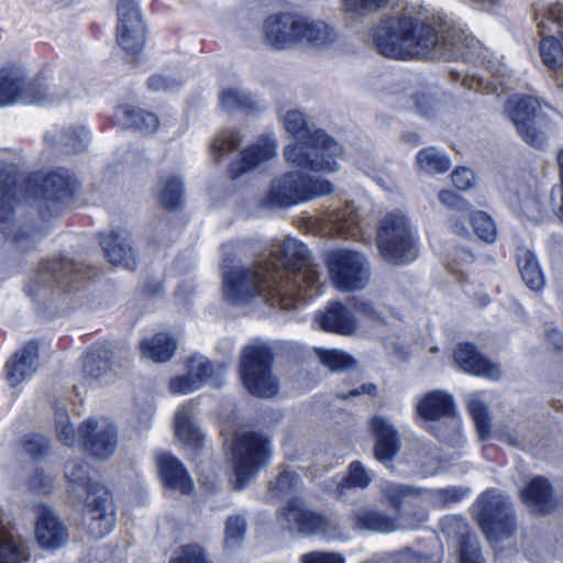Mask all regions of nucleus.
I'll return each mask as SVG.
<instances>
[{
  "mask_svg": "<svg viewBox=\"0 0 563 563\" xmlns=\"http://www.w3.org/2000/svg\"><path fill=\"white\" fill-rule=\"evenodd\" d=\"M332 191V184L324 178L309 176L300 170L287 172L272 180L267 194L262 199V205L267 208H287L316 197L330 195Z\"/></svg>",
  "mask_w": 563,
  "mask_h": 563,
  "instance_id": "obj_8",
  "label": "nucleus"
},
{
  "mask_svg": "<svg viewBox=\"0 0 563 563\" xmlns=\"http://www.w3.org/2000/svg\"><path fill=\"white\" fill-rule=\"evenodd\" d=\"M242 137L239 131L231 129L219 133L211 143V152L214 159L220 161L228 153L240 146Z\"/></svg>",
  "mask_w": 563,
  "mask_h": 563,
  "instance_id": "obj_49",
  "label": "nucleus"
},
{
  "mask_svg": "<svg viewBox=\"0 0 563 563\" xmlns=\"http://www.w3.org/2000/svg\"><path fill=\"white\" fill-rule=\"evenodd\" d=\"M194 404L181 406L175 415V433L178 440L190 449L202 445L203 434L194 422Z\"/></svg>",
  "mask_w": 563,
  "mask_h": 563,
  "instance_id": "obj_33",
  "label": "nucleus"
},
{
  "mask_svg": "<svg viewBox=\"0 0 563 563\" xmlns=\"http://www.w3.org/2000/svg\"><path fill=\"white\" fill-rule=\"evenodd\" d=\"M76 189L77 183L68 170L48 174L42 183L41 217L45 220L58 214L73 200Z\"/></svg>",
  "mask_w": 563,
  "mask_h": 563,
  "instance_id": "obj_16",
  "label": "nucleus"
},
{
  "mask_svg": "<svg viewBox=\"0 0 563 563\" xmlns=\"http://www.w3.org/2000/svg\"><path fill=\"white\" fill-rule=\"evenodd\" d=\"M441 530L445 537L460 539V563H484L475 536L468 531L462 516H446L441 520Z\"/></svg>",
  "mask_w": 563,
  "mask_h": 563,
  "instance_id": "obj_23",
  "label": "nucleus"
},
{
  "mask_svg": "<svg viewBox=\"0 0 563 563\" xmlns=\"http://www.w3.org/2000/svg\"><path fill=\"white\" fill-rule=\"evenodd\" d=\"M505 111L526 143L536 148L544 147L548 113L553 111L549 103L532 96H515L506 102Z\"/></svg>",
  "mask_w": 563,
  "mask_h": 563,
  "instance_id": "obj_9",
  "label": "nucleus"
},
{
  "mask_svg": "<svg viewBox=\"0 0 563 563\" xmlns=\"http://www.w3.org/2000/svg\"><path fill=\"white\" fill-rule=\"evenodd\" d=\"M273 357L264 344L246 346L241 356L240 374L244 387L256 397H272L279 390V382L272 371Z\"/></svg>",
  "mask_w": 563,
  "mask_h": 563,
  "instance_id": "obj_11",
  "label": "nucleus"
},
{
  "mask_svg": "<svg viewBox=\"0 0 563 563\" xmlns=\"http://www.w3.org/2000/svg\"><path fill=\"white\" fill-rule=\"evenodd\" d=\"M320 328L342 335H351L357 328V320L352 311L341 302L330 303L324 312L316 317Z\"/></svg>",
  "mask_w": 563,
  "mask_h": 563,
  "instance_id": "obj_30",
  "label": "nucleus"
},
{
  "mask_svg": "<svg viewBox=\"0 0 563 563\" xmlns=\"http://www.w3.org/2000/svg\"><path fill=\"white\" fill-rule=\"evenodd\" d=\"M156 464L163 484L183 494H189L194 487L181 462L174 455L159 452L156 454Z\"/></svg>",
  "mask_w": 563,
  "mask_h": 563,
  "instance_id": "obj_29",
  "label": "nucleus"
},
{
  "mask_svg": "<svg viewBox=\"0 0 563 563\" xmlns=\"http://www.w3.org/2000/svg\"><path fill=\"white\" fill-rule=\"evenodd\" d=\"M199 387V379L194 378L188 371L187 375L175 377L169 382V389L173 394H188Z\"/></svg>",
  "mask_w": 563,
  "mask_h": 563,
  "instance_id": "obj_64",
  "label": "nucleus"
},
{
  "mask_svg": "<svg viewBox=\"0 0 563 563\" xmlns=\"http://www.w3.org/2000/svg\"><path fill=\"white\" fill-rule=\"evenodd\" d=\"M478 525L490 543L510 538L516 530V519L508 496L497 489L482 494L473 506Z\"/></svg>",
  "mask_w": 563,
  "mask_h": 563,
  "instance_id": "obj_10",
  "label": "nucleus"
},
{
  "mask_svg": "<svg viewBox=\"0 0 563 563\" xmlns=\"http://www.w3.org/2000/svg\"><path fill=\"white\" fill-rule=\"evenodd\" d=\"M79 434L85 450L96 459H107L117 450L118 431L107 420H85L79 427Z\"/></svg>",
  "mask_w": 563,
  "mask_h": 563,
  "instance_id": "obj_19",
  "label": "nucleus"
},
{
  "mask_svg": "<svg viewBox=\"0 0 563 563\" xmlns=\"http://www.w3.org/2000/svg\"><path fill=\"white\" fill-rule=\"evenodd\" d=\"M379 489L383 499L395 508L398 515L404 510L405 503H409L423 492L419 487L391 482L382 483Z\"/></svg>",
  "mask_w": 563,
  "mask_h": 563,
  "instance_id": "obj_40",
  "label": "nucleus"
},
{
  "mask_svg": "<svg viewBox=\"0 0 563 563\" xmlns=\"http://www.w3.org/2000/svg\"><path fill=\"white\" fill-rule=\"evenodd\" d=\"M471 223L477 238L486 243H493L497 238V228L494 220L484 211H476Z\"/></svg>",
  "mask_w": 563,
  "mask_h": 563,
  "instance_id": "obj_53",
  "label": "nucleus"
},
{
  "mask_svg": "<svg viewBox=\"0 0 563 563\" xmlns=\"http://www.w3.org/2000/svg\"><path fill=\"white\" fill-rule=\"evenodd\" d=\"M284 124L287 132L297 140L284 150L285 159L289 164L313 172L339 170L343 147L323 130L311 132L302 112L288 111L285 114Z\"/></svg>",
  "mask_w": 563,
  "mask_h": 563,
  "instance_id": "obj_3",
  "label": "nucleus"
},
{
  "mask_svg": "<svg viewBox=\"0 0 563 563\" xmlns=\"http://www.w3.org/2000/svg\"><path fill=\"white\" fill-rule=\"evenodd\" d=\"M298 43L307 42L316 47L325 46L336 38L333 27L322 21H313L297 15Z\"/></svg>",
  "mask_w": 563,
  "mask_h": 563,
  "instance_id": "obj_34",
  "label": "nucleus"
},
{
  "mask_svg": "<svg viewBox=\"0 0 563 563\" xmlns=\"http://www.w3.org/2000/svg\"><path fill=\"white\" fill-rule=\"evenodd\" d=\"M276 155V142L271 136H263L240 153V159L229 166L232 178L242 176Z\"/></svg>",
  "mask_w": 563,
  "mask_h": 563,
  "instance_id": "obj_26",
  "label": "nucleus"
},
{
  "mask_svg": "<svg viewBox=\"0 0 563 563\" xmlns=\"http://www.w3.org/2000/svg\"><path fill=\"white\" fill-rule=\"evenodd\" d=\"M47 86L40 79L26 80L21 67L10 66L0 69V107L16 102L24 104L53 101L54 95L47 93Z\"/></svg>",
  "mask_w": 563,
  "mask_h": 563,
  "instance_id": "obj_14",
  "label": "nucleus"
},
{
  "mask_svg": "<svg viewBox=\"0 0 563 563\" xmlns=\"http://www.w3.org/2000/svg\"><path fill=\"white\" fill-rule=\"evenodd\" d=\"M517 212L521 216L528 218L530 221H539L542 212V205L539 200L538 195L529 198L528 200H522L521 203L514 207Z\"/></svg>",
  "mask_w": 563,
  "mask_h": 563,
  "instance_id": "obj_63",
  "label": "nucleus"
},
{
  "mask_svg": "<svg viewBox=\"0 0 563 563\" xmlns=\"http://www.w3.org/2000/svg\"><path fill=\"white\" fill-rule=\"evenodd\" d=\"M82 369L86 376L92 379L106 376L112 369L111 353L104 347L89 351Z\"/></svg>",
  "mask_w": 563,
  "mask_h": 563,
  "instance_id": "obj_42",
  "label": "nucleus"
},
{
  "mask_svg": "<svg viewBox=\"0 0 563 563\" xmlns=\"http://www.w3.org/2000/svg\"><path fill=\"white\" fill-rule=\"evenodd\" d=\"M316 352L320 362L332 372L349 369L355 365V361L342 351L316 350Z\"/></svg>",
  "mask_w": 563,
  "mask_h": 563,
  "instance_id": "obj_51",
  "label": "nucleus"
},
{
  "mask_svg": "<svg viewBox=\"0 0 563 563\" xmlns=\"http://www.w3.org/2000/svg\"><path fill=\"white\" fill-rule=\"evenodd\" d=\"M509 190L514 194L511 203L514 207L521 203L522 200H528L538 195L537 181L534 177L528 176L512 181L509 186Z\"/></svg>",
  "mask_w": 563,
  "mask_h": 563,
  "instance_id": "obj_57",
  "label": "nucleus"
},
{
  "mask_svg": "<svg viewBox=\"0 0 563 563\" xmlns=\"http://www.w3.org/2000/svg\"><path fill=\"white\" fill-rule=\"evenodd\" d=\"M521 499L536 514H548L555 505L552 487L547 478L538 476L521 490Z\"/></svg>",
  "mask_w": 563,
  "mask_h": 563,
  "instance_id": "obj_31",
  "label": "nucleus"
},
{
  "mask_svg": "<svg viewBox=\"0 0 563 563\" xmlns=\"http://www.w3.org/2000/svg\"><path fill=\"white\" fill-rule=\"evenodd\" d=\"M398 519L399 530L418 529L428 519V512L419 498H415L400 511Z\"/></svg>",
  "mask_w": 563,
  "mask_h": 563,
  "instance_id": "obj_45",
  "label": "nucleus"
},
{
  "mask_svg": "<svg viewBox=\"0 0 563 563\" xmlns=\"http://www.w3.org/2000/svg\"><path fill=\"white\" fill-rule=\"evenodd\" d=\"M393 558L396 563H438L432 555L413 551L410 548L396 551Z\"/></svg>",
  "mask_w": 563,
  "mask_h": 563,
  "instance_id": "obj_62",
  "label": "nucleus"
},
{
  "mask_svg": "<svg viewBox=\"0 0 563 563\" xmlns=\"http://www.w3.org/2000/svg\"><path fill=\"white\" fill-rule=\"evenodd\" d=\"M187 371L194 377L199 379V386L210 383L213 386L221 385V376L225 373L224 364H218L217 368L202 355H192L187 361Z\"/></svg>",
  "mask_w": 563,
  "mask_h": 563,
  "instance_id": "obj_38",
  "label": "nucleus"
},
{
  "mask_svg": "<svg viewBox=\"0 0 563 563\" xmlns=\"http://www.w3.org/2000/svg\"><path fill=\"white\" fill-rule=\"evenodd\" d=\"M183 84L181 78L168 74H154L147 79V88L153 92H174Z\"/></svg>",
  "mask_w": 563,
  "mask_h": 563,
  "instance_id": "obj_59",
  "label": "nucleus"
},
{
  "mask_svg": "<svg viewBox=\"0 0 563 563\" xmlns=\"http://www.w3.org/2000/svg\"><path fill=\"white\" fill-rule=\"evenodd\" d=\"M517 258L523 283L533 291L541 290L545 280L536 255L527 249H520Z\"/></svg>",
  "mask_w": 563,
  "mask_h": 563,
  "instance_id": "obj_39",
  "label": "nucleus"
},
{
  "mask_svg": "<svg viewBox=\"0 0 563 563\" xmlns=\"http://www.w3.org/2000/svg\"><path fill=\"white\" fill-rule=\"evenodd\" d=\"M14 196L9 190L0 192V246L11 243L21 251L33 247L37 228L30 227L15 217Z\"/></svg>",
  "mask_w": 563,
  "mask_h": 563,
  "instance_id": "obj_15",
  "label": "nucleus"
},
{
  "mask_svg": "<svg viewBox=\"0 0 563 563\" xmlns=\"http://www.w3.org/2000/svg\"><path fill=\"white\" fill-rule=\"evenodd\" d=\"M90 268L69 258L43 261L30 276L25 291L34 300H45L57 288L74 290L80 279L91 278Z\"/></svg>",
  "mask_w": 563,
  "mask_h": 563,
  "instance_id": "obj_6",
  "label": "nucleus"
},
{
  "mask_svg": "<svg viewBox=\"0 0 563 563\" xmlns=\"http://www.w3.org/2000/svg\"><path fill=\"white\" fill-rule=\"evenodd\" d=\"M371 481L372 477L363 464L358 461L352 462L346 476L342 478L336 488L338 498H343L345 489L367 487Z\"/></svg>",
  "mask_w": 563,
  "mask_h": 563,
  "instance_id": "obj_46",
  "label": "nucleus"
},
{
  "mask_svg": "<svg viewBox=\"0 0 563 563\" xmlns=\"http://www.w3.org/2000/svg\"><path fill=\"white\" fill-rule=\"evenodd\" d=\"M424 428L441 441L455 446L461 442V419L454 398L442 389L427 393L416 405Z\"/></svg>",
  "mask_w": 563,
  "mask_h": 563,
  "instance_id": "obj_7",
  "label": "nucleus"
},
{
  "mask_svg": "<svg viewBox=\"0 0 563 563\" xmlns=\"http://www.w3.org/2000/svg\"><path fill=\"white\" fill-rule=\"evenodd\" d=\"M371 429L375 437V459L384 464L391 463L400 448L398 431L387 418L382 416L373 417Z\"/></svg>",
  "mask_w": 563,
  "mask_h": 563,
  "instance_id": "obj_25",
  "label": "nucleus"
},
{
  "mask_svg": "<svg viewBox=\"0 0 563 563\" xmlns=\"http://www.w3.org/2000/svg\"><path fill=\"white\" fill-rule=\"evenodd\" d=\"M223 258V298L232 305H243L261 297L272 307L295 308L321 294V272L309 250L296 239L273 241L269 255L252 266L231 267Z\"/></svg>",
  "mask_w": 563,
  "mask_h": 563,
  "instance_id": "obj_1",
  "label": "nucleus"
},
{
  "mask_svg": "<svg viewBox=\"0 0 563 563\" xmlns=\"http://www.w3.org/2000/svg\"><path fill=\"white\" fill-rule=\"evenodd\" d=\"M177 345V341L170 334L159 332L141 342V352L152 362L165 363L172 358Z\"/></svg>",
  "mask_w": 563,
  "mask_h": 563,
  "instance_id": "obj_36",
  "label": "nucleus"
},
{
  "mask_svg": "<svg viewBox=\"0 0 563 563\" xmlns=\"http://www.w3.org/2000/svg\"><path fill=\"white\" fill-rule=\"evenodd\" d=\"M267 441L256 433L236 434L232 444L235 489H243L268 459Z\"/></svg>",
  "mask_w": 563,
  "mask_h": 563,
  "instance_id": "obj_13",
  "label": "nucleus"
},
{
  "mask_svg": "<svg viewBox=\"0 0 563 563\" xmlns=\"http://www.w3.org/2000/svg\"><path fill=\"white\" fill-rule=\"evenodd\" d=\"M115 119L122 126L134 128L144 133H153L159 125L156 114L126 104L117 108Z\"/></svg>",
  "mask_w": 563,
  "mask_h": 563,
  "instance_id": "obj_35",
  "label": "nucleus"
},
{
  "mask_svg": "<svg viewBox=\"0 0 563 563\" xmlns=\"http://www.w3.org/2000/svg\"><path fill=\"white\" fill-rule=\"evenodd\" d=\"M468 413L482 441L490 438V413L484 393H472L466 397Z\"/></svg>",
  "mask_w": 563,
  "mask_h": 563,
  "instance_id": "obj_37",
  "label": "nucleus"
},
{
  "mask_svg": "<svg viewBox=\"0 0 563 563\" xmlns=\"http://www.w3.org/2000/svg\"><path fill=\"white\" fill-rule=\"evenodd\" d=\"M299 485L300 481L295 472L284 470L272 485L271 492L274 497L283 498L289 496Z\"/></svg>",
  "mask_w": 563,
  "mask_h": 563,
  "instance_id": "obj_58",
  "label": "nucleus"
},
{
  "mask_svg": "<svg viewBox=\"0 0 563 563\" xmlns=\"http://www.w3.org/2000/svg\"><path fill=\"white\" fill-rule=\"evenodd\" d=\"M283 516L288 530L307 536L321 534L325 538H333L336 534V523L309 509L300 498L291 499Z\"/></svg>",
  "mask_w": 563,
  "mask_h": 563,
  "instance_id": "obj_17",
  "label": "nucleus"
},
{
  "mask_svg": "<svg viewBox=\"0 0 563 563\" xmlns=\"http://www.w3.org/2000/svg\"><path fill=\"white\" fill-rule=\"evenodd\" d=\"M169 563H210L205 550L198 544L183 545Z\"/></svg>",
  "mask_w": 563,
  "mask_h": 563,
  "instance_id": "obj_60",
  "label": "nucleus"
},
{
  "mask_svg": "<svg viewBox=\"0 0 563 563\" xmlns=\"http://www.w3.org/2000/svg\"><path fill=\"white\" fill-rule=\"evenodd\" d=\"M376 241L380 256L389 264L406 265L418 256L416 234L401 210L390 211L382 218Z\"/></svg>",
  "mask_w": 563,
  "mask_h": 563,
  "instance_id": "obj_5",
  "label": "nucleus"
},
{
  "mask_svg": "<svg viewBox=\"0 0 563 563\" xmlns=\"http://www.w3.org/2000/svg\"><path fill=\"white\" fill-rule=\"evenodd\" d=\"M185 197L183 181L177 176H167L161 181L159 202L166 209H177Z\"/></svg>",
  "mask_w": 563,
  "mask_h": 563,
  "instance_id": "obj_43",
  "label": "nucleus"
},
{
  "mask_svg": "<svg viewBox=\"0 0 563 563\" xmlns=\"http://www.w3.org/2000/svg\"><path fill=\"white\" fill-rule=\"evenodd\" d=\"M68 529L59 516L46 506H40L36 514L35 538L41 548L55 551L68 540Z\"/></svg>",
  "mask_w": 563,
  "mask_h": 563,
  "instance_id": "obj_22",
  "label": "nucleus"
},
{
  "mask_svg": "<svg viewBox=\"0 0 563 563\" xmlns=\"http://www.w3.org/2000/svg\"><path fill=\"white\" fill-rule=\"evenodd\" d=\"M426 492L429 494L430 501L435 507L443 508L463 500L468 494V488L464 486H449Z\"/></svg>",
  "mask_w": 563,
  "mask_h": 563,
  "instance_id": "obj_48",
  "label": "nucleus"
},
{
  "mask_svg": "<svg viewBox=\"0 0 563 563\" xmlns=\"http://www.w3.org/2000/svg\"><path fill=\"white\" fill-rule=\"evenodd\" d=\"M316 223L318 233L323 236L358 239L362 234L358 214L351 205L327 212L320 219H317Z\"/></svg>",
  "mask_w": 563,
  "mask_h": 563,
  "instance_id": "obj_20",
  "label": "nucleus"
},
{
  "mask_svg": "<svg viewBox=\"0 0 563 563\" xmlns=\"http://www.w3.org/2000/svg\"><path fill=\"white\" fill-rule=\"evenodd\" d=\"M262 31L267 45L275 49L288 48L298 43L297 15H271L264 21Z\"/></svg>",
  "mask_w": 563,
  "mask_h": 563,
  "instance_id": "obj_24",
  "label": "nucleus"
},
{
  "mask_svg": "<svg viewBox=\"0 0 563 563\" xmlns=\"http://www.w3.org/2000/svg\"><path fill=\"white\" fill-rule=\"evenodd\" d=\"M88 132L84 128H69L59 133L58 142L67 153H78L86 148Z\"/></svg>",
  "mask_w": 563,
  "mask_h": 563,
  "instance_id": "obj_52",
  "label": "nucleus"
},
{
  "mask_svg": "<svg viewBox=\"0 0 563 563\" xmlns=\"http://www.w3.org/2000/svg\"><path fill=\"white\" fill-rule=\"evenodd\" d=\"M38 352V344L31 341L12 355L5 365L7 378L12 386L21 384L37 371L40 366Z\"/></svg>",
  "mask_w": 563,
  "mask_h": 563,
  "instance_id": "obj_28",
  "label": "nucleus"
},
{
  "mask_svg": "<svg viewBox=\"0 0 563 563\" xmlns=\"http://www.w3.org/2000/svg\"><path fill=\"white\" fill-rule=\"evenodd\" d=\"M377 51L394 59H463L485 63L488 51L463 29L435 19L402 14L382 20L373 31Z\"/></svg>",
  "mask_w": 563,
  "mask_h": 563,
  "instance_id": "obj_2",
  "label": "nucleus"
},
{
  "mask_svg": "<svg viewBox=\"0 0 563 563\" xmlns=\"http://www.w3.org/2000/svg\"><path fill=\"white\" fill-rule=\"evenodd\" d=\"M220 104L224 110H252L254 101L249 92L238 87L222 88L219 95Z\"/></svg>",
  "mask_w": 563,
  "mask_h": 563,
  "instance_id": "obj_47",
  "label": "nucleus"
},
{
  "mask_svg": "<svg viewBox=\"0 0 563 563\" xmlns=\"http://www.w3.org/2000/svg\"><path fill=\"white\" fill-rule=\"evenodd\" d=\"M539 44L542 63L551 70H559L563 67V46L558 36L541 35Z\"/></svg>",
  "mask_w": 563,
  "mask_h": 563,
  "instance_id": "obj_44",
  "label": "nucleus"
},
{
  "mask_svg": "<svg viewBox=\"0 0 563 563\" xmlns=\"http://www.w3.org/2000/svg\"><path fill=\"white\" fill-rule=\"evenodd\" d=\"M416 163L424 174H443L451 168L450 158L434 146L424 147L418 152Z\"/></svg>",
  "mask_w": 563,
  "mask_h": 563,
  "instance_id": "obj_41",
  "label": "nucleus"
},
{
  "mask_svg": "<svg viewBox=\"0 0 563 563\" xmlns=\"http://www.w3.org/2000/svg\"><path fill=\"white\" fill-rule=\"evenodd\" d=\"M56 433L58 440L67 446H74L80 439L79 429H75L68 413L60 409L56 411Z\"/></svg>",
  "mask_w": 563,
  "mask_h": 563,
  "instance_id": "obj_55",
  "label": "nucleus"
},
{
  "mask_svg": "<svg viewBox=\"0 0 563 563\" xmlns=\"http://www.w3.org/2000/svg\"><path fill=\"white\" fill-rule=\"evenodd\" d=\"M327 265L333 286L340 290H361L369 283L371 264L367 257L360 252L334 251L328 255Z\"/></svg>",
  "mask_w": 563,
  "mask_h": 563,
  "instance_id": "obj_12",
  "label": "nucleus"
},
{
  "mask_svg": "<svg viewBox=\"0 0 563 563\" xmlns=\"http://www.w3.org/2000/svg\"><path fill=\"white\" fill-rule=\"evenodd\" d=\"M454 361L465 373L493 380L501 377L500 366L483 357L473 344L460 343L454 351Z\"/></svg>",
  "mask_w": 563,
  "mask_h": 563,
  "instance_id": "obj_27",
  "label": "nucleus"
},
{
  "mask_svg": "<svg viewBox=\"0 0 563 563\" xmlns=\"http://www.w3.org/2000/svg\"><path fill=\"white\" fill-rule=\"evenodd\" d=\"M117 41L132 56L139 55L145 44V25L136 4L123 0L118 5Z\"/></svg>",
  "mask_w": 563,
  "mask_h": 563,
  "instance_id": "obj_18",
  "label": "nucleus"
},
{
  "mask_svg": "<svg viewBox=\"0 0 563 563\" xmlns=\"http://www.w3.org/2000/svg\"><path fill=\"white\" fill-rule=\"evenodd\" d=\"M16 158L11 157L10 154L3 153L0 155V177L4 178V180L0 184V192L4 190H9L11 195L14 196V208H15V216L18 214V198L15 188L7 184V180H12V184H15L14 177L18 175L19 172V164L16 162Z\"/></svg>",
  "mask_w": 563,
  "mask_h": 563,
  "instance_id": "obj_50",
  "label": "nucleus"
},
{
  "mask_svg": "<svg viewBox=\"0 0 563 563\" xmlns=\"http://www.w3.org/2000/svg\"><path fill=\"white\" fill-rule=\"evenodd\" d=\"M346 13L362 18L387 7L390 0H341Z\"/></svg>",
  "mask_w": 563,
  "mask_h": 563,
  "instance_id": "obj_54",
  "label": "nucleus"
},
{
  "mask_svg": "<svg viewBox=\"0 0 563 563\" xmlns=\"http://www.w3.org/2000/svg\"><path fill=\"white\" fill-rule=\"evenodd\" d=\"M99 244L110 264L126 269L135 268L137 263V250L129 232L112 231L107 234H100Z\"/></svg>",
  "mask_w": 563,
  "mask_h": 563,
  "instance_id": "obj_21",
  "label": "nucleus"
},
{
  "mask_svg": "<svg viewBox=\"0 0 563 563\" xmlns=\"http://www.w3.org/2000/svg\"><path fill=\"white\" fill-rule=\"evenodd\" d=\"M89 465L80 460L69 461L65 465L67 479L87 490L86 525L89 534L102 539L109 536L115 526V507L111 494L92 479Z\"/></svg>",
  "mask_w": 563,
  "mask_h": 563,
  "instance_id": "obj_4",
  "label": "nucleus"
},
{
  "mask_svg": "<svg viewBox=\"0 0 563 563\" xmlns=\"http://www.w3.org/2000/svg\"><path fill=\"white\" fill-rule=\"evenodd\" d=\"M355 527L362 530L389 533L399 530L398 519L390 517L382 510L364 506L353 511Z\"/></svg>",
  "mask_w": 563,
  "mask_h": 563,
  "instance_id": "obj_32",
  "label": "nucleus"
},
{
  "mask_svg": "<svg viewBox=\"0 0 563 563\" xmlns=\"http://www.w3.org/2000/svg\"><path fill=\"white\" fill-rule=\"evenodd\" d=\"M246 521L241 516H230L225 522L224 541L228 548H238L244 540Z\"/></svg>",
  "mask_w": 563,
  "mask_h": 563,
  "instance_id": "obj_56",
  "label": "nucleus"
},
{
  "mask_svg": "<svg viewBox=\"0 0 563 563\" xmlns=\"http://www.w3.org/2000/svg\"><path fill=\"white\" fill-rule=\"evenodd\" d=\"M299 563H345V559L338 552L311 551L301 554Z\"/></svg>",
  "mask_w": 563,
  "mask_h": 563,
  "instance_id": "obj_61",
  "label": "nucleus"
}]
</instances>
